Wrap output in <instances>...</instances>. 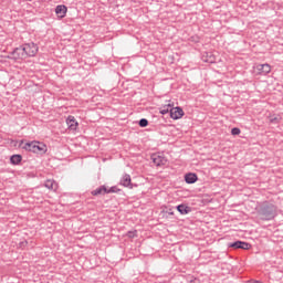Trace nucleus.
<instances>
[{"label":"nucleus","instance_id":"obj_1","mask_svg":"<svg viewBox=\"0 0 283 283\" xmlns=\"http://www.w3.org/2000/svg\"><path fill=\"white\" fill-rule=\"evenodd\" d=\"M21 149L24 151H31V154H38L39 156H43L48 154V145L43 142L32 140V142H20Z\"/></svg>","mask_w":283,"mask_h":283},{"label":"nucleus","instance_id":"obj_2","mask_svg":"<svg viewBox=\"0 0 283 283\" xmlns=\"http://www.w3.org/2000/svg\"><path fill=\"white\" fill-rule=\"evenodd\" d=\"M256 213L261 220H273L277 216V207L270 202H263L256 208Z\"/></svg>","mask_w":283,"mask_h":283},{"label":"nucleus","instance_id":"obj_3","mask_svg":"<svg viewBox=\"0 0 283 283\" xmlns=\"http://www.w3.org/2000/svg\"><path fill=\"white\" fill-rule=\"evenodd\" d=\"M21 46L27 59H32L39 54V44L34 42L24 43Z\"/></svg>","mask_w":283,"mask_h":283},{"label":"nucleus","instance_id":"obj_4","mask_svg":"<svg viewBox=\"0 0 283 283\" xmlns=\"http://www.w3.org/2000/svg\"><path fill=\"white\" fill-rule=\"evenodd\" d=\"M253 72L255 76H266L268 74H271V65L265 63V64H256L253 67Z\"/></svg>","mask_w":283,"mask_h":283},{"label":"nucleus","instance_id":"obj_5","mask_svg":"<svg viewBox=\"0 0 283 283\" xmlns=\"http://www.w3.org/2000/svg\"><path fill=\"white\" fill-rule=\"evenodd\" d=\"M10 56H11V61H14V62L23 61L24 59H27L23 48L21 45L13 49Z\"/></svg>","mask_w":283,"mask_h":283},{"label":"nucleus","instance_id":"obj_6","mask_svg":"<svg viewBox=\"0 0 283 283\" xmlns=\"http://www.w3.org/2000/svg\"><path fill=\"white\" fill-rule=\"evenodd\" d=\"M150 159L156 167H165L167 165V157L160 154H153Z\"/></svg>","mask_w":283,"mask_h":283},{"label":"nucleus","instance_id":"obj_7","mask_svg":"<svg viewBox=\"0 0 283 283\" xmlns=\"http://www.w3.org/2000/svg\"><path fill=\"white\" fill-rule=\"evenodd\" d=\"M55 15L59 20L61 19H65V17H67V6L65 4H59L55 7Z\"/></svg>","mask_w":283,"mask_h":283},{"label":"nucleus","instance_id":"obj_8","mask_svg":"<svg viewBox=\"0 0 283 283\" xmlns=\"http://www.w3.org/2000/svg\"><path fill=\"white\" fill-rule=\"evenodd\" d=\"M182 116H185V111H182L181 107L177 106L170 109V118H172V120H180Z\"/></svg>","mask_w":283,"mask_h":283},{"label":"nucleus","instance_id":"obj_9","mask_svg":"<svg viewBox=\"0 0 283 283\" xmlns=\"http://www.w3.org/2000/svg\"><path fill=\"white\" fill-rule=\"evenodd\" d=\"M66 125L71 132H76V129H78V122L76 120V117L72 115L66 118Z\"/></svg>","mask_w":283,"mask_h":283},{"label":"nucleus","instance_id":"obj_10","mask_svg":"<svg viewBox=\"0 0 283 283\" xmlns=\"http://www.w3.org/2000/svg\"><path fill=\"white\" fill-rule=\"evenodd\" d=\"M120 185L127 189H134V184H132V176L124 175L120 179Z\"/></svg>","mask_w":283,"mask_h":283},{"label":"nucleus","instance_id":"obj_11","mask_svg":"<svg viewBox=\"0 0 283 283\" xmlns=\"http://www.w3.org/2000/svg\"><path fill=\"white\" fill-rule=\"evenodd\" d=\"M184 178L187 185H196V182H198V175L195 172H188Z\"/></svg>","mask_w":283,"mask_h":283},{"label":"nucleus","instance_id":"obj_12","mask_svg":"<svg viewBox=\"0 0 283 283\" xmlns=\"http://www.w3.org/2000/svg\"><path fill=\"white\" fill-rule=\"evenodd\" d=\"M230 247L232 249H243L244 251H249V249H251V244L244 241H237L234 243H231Z\"/></svg>","mask_w":283,"mask_h":283},{"label":"nucleus","instance_id":"obj_13","mask_svg":"<svg viewBox=\"0 0 283 283\" xmlns=\"http://www.w3.org/2000/svg\"><path fill=\"white\" fill-rule=\"evenodd\" d=\"M201 60L203 61V63L213 64V63H216V54H213L211 52H206L202 54Z\"/></svg>","mask_w":283,"mask_h":283},{"label":"nucleus","instance_id":"obj_14","mask_svg":"<svg viewBox=\"0 0 283 283\" xmlns=\"http://www.w3.org/2000/svg\"><path fill=\"white\" fill-rule=\"evenodd\" d=\"M44 187L50 189L51 191H59V184L54 181V179H48L44 182Z\"/></svg>","mask_w":283,"mask_h":283},{"label":"nucleus","instance_id":"obj_15","mask_svg":"<svg viewBox=\"0 0 283 283\" xmlns=\"http://www.w3.org/2000/svg\"><path fill=\"white\" fill-rule=\"evenodd\" d=\"M105 193H107V186H101L91 191V196H105Z\"/></svg>","mask_w":283,"mask_h":283},{"label":"nucleus","instance_id":"obj_16","mask_svg":"<svg viewBox=\"0 0 283 283\" xmlns=\"http://www.w3.org/2000/svg\"><path fill=\"white\" fill-rule=\"evenodd\" d=\"M177 211H179L181 216H187L188 213H191V208L187 205H179Z\"/></svg>","mask_w":283,"mask_h":283},{"label":"nucleus","instance_id":"obj_17","mask_svg":"<svg viewBox=\"0 0 283 283\" xmlns=\"http://www.w3.org/2000/svg\"><path fill=\"white\" fill-rule=\"evenodd\" d=\"M23 160V157L21 155H13L10 158L11 165H19Z\"/></svg>","mask_w":283,"mask_h":283},{"label":"nucleus","instance_id":"obj_18","mask_svg":"<svg viewBox=\"0 0 283 283\" xmlns=\"http://www.w3.org/2000/svg\"><path fill=\"white\" fill-rule=\"evenodd\" d=\"M126 238H129V240H134V238H138V231L137 230H130L126 233Z\"/></svg>","mask_w":283,"mask_h":283},{"label":"nucleus","instance_id":"obj_19","mask_svg":"<svg viewBox=\"0 0 283 283\" xmlns=\"http://www.w3.org/2000/svg\"><path fill=\"white\" fill-rule=\"evenodd\" d=\"M170 107H171V104H168V105L163 106V107L160 108V111H159L160 114H163V116H165V114H169V112H171Z\"/></svg>","mask_w":283,"mask_h":283},{"label":"nucleus","instance_id":"obj_20","mask_svg":"<svg viewBox=\"0 0 283 283\" xmlns=\"http://www.w3.org/2000/svg\"><path fill=\"white\" fill-rule=\"evenodd\" d=\"M269 122L272 123V125H277V123H280V119L275 115H270L269 116Z\"/></svg>","mask_w":283,"mask_h":283},{"label":"nucleus","instance_id":"obj_21","mask_svg":"<svg viewBox=\"0 0 283 283\" xmlns=\"http://www.w3.org/2000/svg\"><path fill=\"white\" fill-rule=\"evenodd\" d=\"M8 61H11V55L0 54V63H8Z\"/></svg>","mask_w":283,"mask_h":283},{"label":"nucleus","instance_id":"obj_22","mask_svg":"<svg viewBox=\"0 0 283 283\" xmlns=\"http://www.w3.org/2000/svg\"><path fill=\"white\" fill-rule=\"evenodd\" d=\"M120 192V188L113 186L111 188H107V193H118Z\"/></svg>","mask_w":283,"mask_h":283},{"label":"nucleus","instance_id":"obj_23","mask_svg":"<svg viewBox=\"0 0 283 283\" xmlns=\"http://www.w3.org/2000/svg\"><path fill=\"white\" fill-rule=\"evenodd\" d=\"M241 133H242V130H240V128H238V127H234L231 129L232 136H240Z\"/></svg>","mask_w":283,"mask_h":283},{"label":"nucleus","instance_id":"obj_24","mask_svg":"<svg viewBox=\"0 0 283 283\" xmlns=\"http://www.w3.org/2000/svg\"><path fill=\"white\" fill-rule=\"evenodd\" d=\"M149 125V122L145 118L140 119L139 120V126L140 127H147Z\"/></svg>","mask_w":283,"mask_h":283},{"label":"nucleus","instance_id":"obj_25","mask_svg":"<svg viewBox=\"0 0 283 283\" xmlns=\"http://www.w3.org/2000/svg\"><path fill=\"white\" fill-rule=\"evenodd\" d=\"M165 209H167V206L161 207V213H167V211Z\"/></svg>","mask_w":283,"mask_h":283},{"label":"nucleus","instance_id":"obj_26","mask_svg":"<svg viewBox=\"0 0 283 283\" xmlns=\"http://www.w3.org/2000/svg\"><path fill=\"white\" fill-rule=\"evenodd\" d=\"M168 213H169V216H174V209L169 208Z\"/></svg>","mask_w":283,"mask_h":283},{"label":"nucleus","instance_id":"obj_27","mask_svg":"<svg viewBox=\"0 0 283 283\" xmlns=\"http://www.w3.org/2000/svg\"><path fill=\"white\" fill-rule=\"evenodd\" d=\"M23 1H32V0H23Z\"/></svg>","mask_w":283,"mask_h":283}]
</instances>
